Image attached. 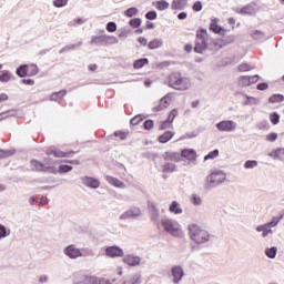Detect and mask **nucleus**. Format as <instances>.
<instances>
[{
    "label": "nucleus",
    "instance_id": "nucleus-46",
    "mask_svg": "<svg viewBox=\"0 0 284 284\" xmlns=\"http://www.w3.org/2000/svg\"><path fill=\"white\" fill-rule=\"evenodd\" d=\"M191 203H192V205H195L196 207H199V205H201L203 203V200L201 199V196H199L196 194H192Z\"/></svg>",
    "mask_w": 284,
    "mask_h": 284
},
{
    "label": "nucleus",
    "instance_id": "nucleus-54",
    "mask_svg": "<svg viewBox=\"0 0 284 284\" xmlns=\"http://www.w3.org/2000/svg\"><path fill=\"white\" fill-rule=\"evenodd\" d=\"M129 24L131 26V28H139V26H141V19L139 18L131 19L129 21Z\"/></svg>",
    "mask_w": 284,
    "mask_h": 284
},
{
    "label": "nucleus",
    "instance_id": "nucleus-13",
    "mask_svg": "<svg viewBox=\"0 0 284 284\" xmlns=\"http://www.w3.org/2000/svg\"><path fill=\"white\" fill-rule=\"evenodd\" d=\"M241 88H247L250 85H254V83H258V75H242L237 81Z\"/></svg>",
    "mask_w": 284,
    "mask_h": 284
},
{
    "label": "nucleus",
    "instance_id": "nucleus-1",
    "mask_svg": "<svg viewBox=\"0 0 284 284\" xmlns=\"http://www.w3.org/2000/svg\"><path fill=\"white\" fill-rule=\"evenodd\" d=\"M189 229V236L193 243H196L197 245H203L204 243H210L212 241V234L207 230H205L203 226L199 224H190L187 226Z\"/></svg>",
    "mask_w": 284,
    "mask_h": 284
},
{
    "label": "nucleus",
    "instance_id": "nucleus-11",
    "mask_svg": "<svg viewBox=\"0 0 284 284\" xmlns=\"http://www.w3.org/2000/svg\"><path fill=\"white\" fill-rule=\"evenodd\" d=\"M80 181L84 187H89L90 190H99L101 187V181L97 178L84 175L80 178Z\"/></svg>",
    "mask_w": 284,
    "mask_h": 284
},
{
    "label": "nucleus",
    "instance_id": "nucleus-37",
    "mask_svg": "<svg viewBox=\"0 0 284 284\" xmlns=\"http://www.w3.org/2000/svg\"><path fill=\"white\" fill-rule=\"evenodd\" d=\"M65 94H67L65 90L55 92V93L51 94L50 100L51 101H61V99H63V97H65Z\"/></svg>",
    "mask_w": 284,
    "mask_h": 284
},
{
    "label": "nucleus",
    "instance_id": "nucleus-25",
    "mask_svg": "<svg viewBox=\"0 0 284 284\" xmlns=\"http://www.w3.org/2000/svg\"><path fill=\"white\" fill-rule=\"evenodd\" d=\"M161 171L165 172L166 174H172V172H176V164L165 162L164 164H162Z\"/></svg>",
    "mask_w": 284,
    "mask_h": 284
},
{
    "label": "nucleus",
    "instance_id": "nucleus-22",
    "mask_svg": "<svg viewBox=\"0 0 284 284\" xmlns=\"http://www.w3.org/2000/svg\"><path fill=\"white\" fill-rule=\"evenodd\" d=\"M187 7V0H173L171 3L172 10H184Z\"/></svg>",
    "mask_w": 284,
    "mask_h": 284
},
{
    "label": "nucleus",
    "instance_id": "nucleus-32",
    "mask_svg": "<svg viewBox=\"0 0 284 284\" xmlns=\"http://www.w3.org/2000/svg\"><path fill=\"white\" fill-rule=\"evenodd\" d=\"M277 252L278 248H276V246L265 248V255L267 256V258H276Z\"/></svg>",
    "mask_w": 284,
    "mask_h": 284
},
{
    "label": "nucleus",
    "instance_id": "nucleus-15",
    "mask_svg": "<svg viewBox=\"0 0 284 284\" xmlns=\"http://www.w3.org/2000/svg\"><path fill=\"white\" fill-rule=\"evenodd\" d=\"M181 156L190 163H195L199 155L196 154V151H194V149H184L181 151Z\"/></svg>",
    "mask_w": 284,
    "mask_h": 284
},
{
    "label": "nucleus",
    "instance_id": "nucleus-38",
    "mask_svg": "<svg viewBox=\"0 0 284 284\" xmlns=\"http://www.w3.org/2000/svg\"><path fill=\"white\" fill-rule=\"evenodd\" d=\"M16 74H18V77H28V64H23L21 67H19L16 71Z\"/></svg>",
    "mask_w": 284,
    "mask_h": 284
},
{
    "label": "nucleus",
    "instance_id": "nucleus-27",
    "mask_svg": "<svg viewBox=\"0 0 284 284\" xmlns=\"http://www.w3.org/2000/svg\"><path fill=\"white\" fill-rule=\"evenodd\" d=\"M9 81H12V73L8 70L0 71V82L9 83Z\"/></svg>",
    "mask_w": 284,
    "mask_h": 284
},
{
    "label": "nucleus",
    "instance_id": "nucleus-57",
    "mask_svg": "<svg viewBox=\"0 0 284 284\" xmlns=\"http://www.w3.org/2000/svg\"><path fill=\"white\" fill-rule=\"evenodd\" d=\"M143 121V115H135L132 120H131V125H139V123Z\"/></svg>",
    "mask_w": 284,
    "mask_h": 284
},
{
    "label": "nucleus",
    "instance_id": "nucleus-23",
    "mask_svg": "<svg viewBox=\"0 0 284 284\" xmlns=\"http://www.w3.org/2000/svg\"><path fill=\"white\" fill-rule=\"evenodd\" d=\"M105 179L108 183H110V185H113L114 187H121V189L125 187V183H123L122 181H120L114 176L106 175Z\"/></svg>",
    "mask_w": 284,
    "mask_h": 284
},
{
    "label": "nucleus",
    "instance_id": "nucleus-2",
    "mask_svg": "<svg viewBox=\"0 0 284 284\" xmlns=\"http://www.w3.org/2000/svg\"><path fill=\"white\" fill-rule=\"evenodd\" d=\"M168 85L179 92H185L192 88V80L175 72L169 75Z\"/></svg>",
    "mask_w": 284,
    "mask_h": 284
},
{
    "label": "nucleus",
    "instance_id": "nucleus-58",
    "mask_svg": "<svg viewBox=\"0 0 284 284\" xmlns=\"http://www.w3.org/2000/svg\"><path fill=\"white\" fill-rule=\"evenodd\" d=\"M145 19H148L149 21H154V19H156V11L146 12Z\"/></svg>",
    "mask_w": 284,
    "mask_h": 284
},
{
    "label": "nucleus",
    "instance_id": "nucleus-7",
    "mask_svg": "<svg viewBox=\"0 0 284 284\" xmlns=\"http://www.w3.org/2000/svg\"><path fill=\"white\" fill-rule=\"evenodd\" d=\"M63 254L67 256V258H70L71 261H77V258H83L85 254L83 253V248H80L77 246V244H70L67 247L63 248Z\"/></svg>",
    "mask_w": 284,
    "mask_h": 284
},
{
    "label": "nucleus",
    "instance_id": "nucleus-4",
    "mask_svg": "<svg viewBox=\"0 0 284 284\" xmlns=\"http://www.w3.org/2000/svg\"><path fill=\"white\" fill-rule=\"evenodd\" d=\"M227 181V175L223 171H214L210 175L206 176L205 187L206 190H212L214 187H219L222 183Z\"/></svg>",
    "mask_w": 284,
    "mask_h": 284
},
{
    "label": "nucleus",
    "instance_id": "nucleus-5",
    "mask_svg": "<svg viewBox=\"0 0 284 284\" xmlns=\"http://www.w3.org/2000/svg\"><path fill=\"white\" fill-rule=\"evenodd\" d=\"M207 43H210V37L207 36V30L202 29L197 31V40L195 43V52L197 54H203L207 50Z\"/></svg>",
    "mask_w": 284,
    "mask_h": 284
},
{
    "label": "nucleus",
    "instance_id": "nucleus-36",
    "mask_svg": "<svg viewBox=\"0 0 284 284\" xmlns=\"http://www.w3.org/2000/svg\"><path fill=\"white\" fill-rule=\"evenodd\" d=\"M284 95L283 94H273L268 99V103H283Z\"/></svg>",
    "mask_w": 284,
    "mask_h": 284
},
{
    "label": "nucleus",
    "instance_id": "nucleus-33",
    "mask_svg": "<svg viewBox=\"0 0 284 284\" xmlns=\"http://www.w3.org/2000/svg\"><path fill=\"white\" fill-rule=\"evenodd\" d=\"M251 37L255 41H265V33L263 31L255 30L251 33Z\"/></svg>",
    "mask_w": 284,
    "mask_h": 284
},
{
    "label": "nucleus",
    "instance_id": "nucleus-41",
    "mask_svg": "<svg viewBox=\"0 0 284 284\" xmlns=\"http://www.w3.org/2000/svg\"><path fill=\"white\" fill-rule=\"evenodd\" d=\"M281 221H283V215H281L280 217H273L271 222H267L265 224L270 230H272V227H276V225H278Z\"/></svg>",
    "mask_w": 284,
    "mask_h": 284
},
{
    "label": "nucleus",
    "instance_id": "nucleus-21",
    "mask_svg": "<svg viewBox=\"0 0 284 284\" xmlns=\"http://www.w3.org/2000/svg\"><path fill=\"white\" fill-rule=\"evenodd\" d=\"M164 160L173 161L174 163H180L181 154H179L176 152H166V153H164Z\"/></svg>",
    "mask_w": 284,
    "mask_h": 284
},
{
    "label": "nucleus",
    "instance_id": "nucleus-60",
    "mask_svg": "<svg viewBox=\"0 0 284 284\" xmlns=\"http://www.w3.org/2000/svg\"><path fill=\"white\" fill-rule=\"evenodd\" d=\"M59 170H60V172L68 173V172H72V166H70V165H60Z\"/></svg>",
    "mask_w": 284,
    "mask_h": 284
},
{
    "label": "nucleus",
    "instance_id": "nucleus-6",
    "mask_svg": "<svg viewBox=\"0 0 284 284\" xmlns=\"http://www.w3.org/2000/svg\"><path fill=\"white\" fill-rule=\"evenodd\" d=\"M215 128L219 132L232 134L239 130V124L234 120H222L215 124Z\"/></svg>",
    "mask_w": 284,
    "mask_h": 284
},
{
    "label": "nucleus",
    "instance_id": "nucleus-17",
    "mask_svg": "<svg viewBox=\"0 0 284 284\" xmlns=\"http://www.w3.org/2000/svg\"><path fill=\"white\" fill-rule=\"evenodd\" d=\"M170 103H172V95L166 94L165 97H163L160 100V104L158 106L153 108V111L154 112H161L162 110H165L168 108V105H170Z\"/></svg>",
    "mask_w": 284,
    "mask_h": 284
},
{
    "label": "nucleus",
    "instance_id": "nucleus-9",
    "mask_svg": "<svg viewBox=\"0 0 284 284\" xmlns=\"http://www.w3.org/2000/svg\"><path fill=\"white\" fill-rule=\"evenodd\" d=\"M104 254L108 258H123L125 256V252L118 245L106 246L104 248Z\"/></svg>",
    "mask_w": 284,
    "mask_h": 284
},
{
    "label": "nucleus",
    "instance_id": "nucleus-10",
    "mask_svg": "<svg viewBox=\"0 0 284 284\" xmlns=\"http://www.w3.org/2000/svg\"><path fill=\"white\" fill-rule=\"evenodd\" d=\"M143 216V211L140 207L133 206L126 210L121 216L120 221H128L130 219H141Z\"/></svg>",
    "mask_w": 284,
    "mask_h": 284
},
{
    "label": "nucleus",
    "instance_id": "nucleus-34",
    "mask_svg": "<svg viewBox=\"0 0 284 284\" xmlns=\"http://www.w3.org/2000/svg\"><path fill=\"white\" fill-rule=\"evenodd\" d=\"M10 234H11L10 229L3 226V224H0V241H3V239H8Z\"/></svg>",
    "mask_w": 284,
    "mask_h": 284
},
{
    "label": "nucleus",
    "instance_id": "nucleus-52",
    "mask_svg": "<svg viewBox=\"0 0 284 284\" xmlns=\"http://www.w3.org/2000/svg\"><path fill=\"white\" fill-rule=\"evenodd\" d=\"M219 156V150L211 151L209 154L204 156V161H210L211 159H216Z\"/></svg>",
    "mask_w": 284,
    "mask_h": 284
},
{
    "label": "nucleus",
    "instance_id": "nucleus-26",
    "mask_svg": "<svg viewBox=\"0 0 284 284\" xmlns=\"http://www.w3.org/2000/svg\"><path fill=\"white\" fill-rule=\"evenodd\" d=\"M47 154H48V156H52V154H53V156H55L57 159H63V156H68L67 153L57 151V149H54V148H49L47 151Z\"/></svg>",
    "mask_w": 284,
    "mask_h": 284
},
{
    "label": "nucleus",
    "instance_id": "nucleus-28",
    "mask_svg": "<svg viewBox=\"0 0 284 284\" xmlns=\"http://www.w3.org/2000/svg\"><path fill=\"white\" fill-rule=\"evenodd\" d=\"M245 99L243 105H258V103H261V100L255 97L245 95Z\"/></svg>",
    "mask_w": 284,
    "mask_h": 284
},
{
    "label": "nucleus",
    "instance_id": "nucleus-61",
    "mask_svg": "<svg viewBox=\"0 0 284 284\" xmlns=\"http://www.w3.org/2000/svg\"><path fill=\"white\" fill-rule=\"evenodd\" d=\"M152 128H154V122L152 120H146L144 122V129L145 130H152Z\"/></svg>",
    "mask_w": 284,
    "mask_h": 284
},
{
    "label": "nucleus",
    "instance_id": "nucleus-63",
    "mask_svg": "<svg viewBox=\"0 0 284 284\" xmlns=\"http://www.w3.org/2000/svg\"><path fill=\"white\" fill-rule=\"evenodd\" d=\"M193 10H194L195 12H201V10H203V4H202L201 2H195V3L193 4Z\"/></svg>",
    "mask_w": 284,
    "mask_h": 284
},
{
    "label": "nucleus",
    "instance_id": "nucleus-40",
    "mask_svg": "<svg viewBox=\"0 0 284 284\" xmlns=\"http://www.w3.org/2000/svg\"><path fill=\"white\" fill-rule=\"evenodd\" d=\"M245 170H254V168H258V161L256 160H247L244 163Z\"/></svg>",
    "mask_w": 284,
    "mask_h": 284
},
{
    "label": "nucleus",
    "instance_id": "nucleus-16",
    "mask_svg": "<svg viewBox=\"0 0 284 284\" xmlns=\"http://www.w3.org/2000/svg\"><path fill=\"white\" fill-rule=\"evenodd\" d=\"M148 209L151 214V221H154V223H159V219L161 217V211H159L156 204L149 202Z\"/></svg>",
    "mask_w": 284,
    "mask_h": 284
},
{
    "label": "nucleus",
    "instance_id": "nucleus-44",
    "mask_svg": "<svg viewBox=\"0 0 284 284\" xmlns=\"http://www.w3.org/2000/svg\"><path fill=\"white\" fill-rule=\"evenodd\" d=\"M240 13L241 14H255L256 9H254V7H252V6H247V7H244L243 9H241Z\"/></svg>",
    "mask_w": 284,
    "mask_h": 284
},
{
    "label": "nucleus",
    "instance_id": "nucleus-8",
    "mask_svg": "<svg viewBox=\"0 0 284 284\" xmlns=\"http://www.w3.org/2000/svg\"><path fill=\"white\" fill-rule=\"evenodd\" d=\"M185 277V268L181 265H174L171 268V281L173 284H179Z\"/></svg>",
    "mask_w": 284,
    "mask_h": 284
},
{
    "label": "nucleus",
    "instance_id": "nucleus-30",
    "mask_svg": "<svg viewBox=\"0 0 284 284\" xmlns=\"http://www.w3.org/2000/svg\"><path fill=\"white\" fill-rule=\"evenodd\" d=\"M27 74L28 77H37V74H39V68L37 67V64H28Z\"/></svg>",
    "mask_w": 284,
    "mask_h": 284
},
{
    "label": "nucleus",
    "instance_id": "nucleus-20",
    "mask_svg": "<svg viewBox=\"0 0 284 284\" xmlns=\"http://www.w3.org/2000/svg\"><path fill=\"white\" fill-rule=\"evenodd\" d=\"M153 8L156 10H160V12H163V10H168L170 8V2L166 0H158L152 2Z\"/></svg>",
    "mask_w": 284,
    "mask_h": 284
},
{
    "label": "nucleus",
    "instance_id": "nucleus-62",
    "mask_svg": "<svg viewBox=\"0 0 284 284\" xmlns=\"http://www.w3.org/2000/svg\"><path fill=\"white\" fill-rule=\"evenodd\" d=\"M83 23H85V20L82 18H77L71 22L72 26H81Z\"/></svg>",
    "mask_w": 284,
    "mask_h": 284
},
{
    "label": "nucleus",
    "instance_id": "nucleus-50",
    "mask_svg": "<svg viewBox=\"0 0 284 284\" xmlns=\"http://www.w3.org/2000/svg\"><path fill=\"white\" fill-rule=\"evenodd\" d=\"M68 1L70 0H53L54 8H65L68 6Z\"/></svg>",
    "mask_w": 284,
    "mask_h": 284
},
{
    "label": "nucleus",
    "instance_id": "nucleus-19",
    "mask_svg": "<svg viewBox=\"0 0 284 284\" xmlns=\"http://www.w3.org/2000/svg\"><path fill=\"white\" fill-rule=\"evenodd\" d=\"M169 212L175 215L183 214V209L181 207V203H179L178 201L171 202V204L169 205Z\"/></svg>",
    "mask_w": 284,
    "mask_h": 284
},
{
    "label": "nucleus",
    "instance_id": "nucleus-56",
    "mask_svg": "<svg viewBox=\"0 0 284 284\" xmlns=\"http://www.w3.org/2000/svg\"><path fill=\"white\" fill-rule=\"evenodd\" d=\"M278 139V134L273 132L266 135V141H270L271 143H274Z\"/></svg>",
    "mask_w": 284,
    "mask_h": 284
},
{
    "label": "nucleus",
    "instance_id": "nucleus-14",
    "mask_svg": "<svg viewBox=\"0 0 284 284\" xmlns=\"http://www.w3.org/2000/svg\"><path fill=\"white\" fill-rule=\"evenodd\" d=\"M210 30L212 32H214L215 34H220V37H225V33L227 32V30H225V28L219 26L217 18L211 20Z\"/></svg>",
    "mask_w": 284,
    "mask_h": 284
},
{
    "label": "nucleus",
    "instance_id": "nucleus-49",
    "mask_svg": "<svg viewBox=\"0 0 284 284\" xmlns=\"http://www.w3.org/2000/svg\"><path fill=\"white\" fill-rule=\"evenodd\" d=\"M138 13H139V9H136V8H134V7L129 8V9L124 12L125 17H129V18H132V17L136 16Z\"/></svg>",
    "mask_w": 284,
    "mask_h": 284
},
{
    "label": "nucleus",
    "instance_id": "nucleus-47",
    "mask_svg": "<svg viewBox=\"0 0 284 284\" xmlns=\"http://www.w3.org/2000/svg\"><path fill=\"white\" fill-rule=\"evenodd\" d=\"M148 64V59L143 58L140 60H136L133 64L135 70H141V68H143V65Z\"/></svg>",
    "mask_w": 284,
    "mask_h": 284
},
{
    "label": "nucleus",
    "instance_id": "nucleus-35",
    "mask_svg": "<svg viewBox=\"0 0 284 284\" xmlns=\"http://www.w3.org/2000/svg\"><path fill=\"white\" fill-rule=\"evenodd\" d=\"M31 166H32V170H38L40 172L43 170H48V166H45L43 163L37 160L31 161Z\"/></svg>",
    "mask_w": 284,
    "mask_h": 284
},
{
    "label": "nucleus",
    "instance_id": "nucleus-48",
    "mask_svg": "<svg viewBox=\"0 0 284 284\" xmlns=\"http://www.w3.org/2000/svg\"><path fill=\"white\" fill-rule=\"evenodd\" d=\"M9 116H17V111L11 110L0 113V121H3V119H8Z\"/></svg>",
    "mask_w": 284,
    "mask_h": 284
},
{
    "label": "nucleus",
    "instance_id": "nucleus-18",
    "mask_svg": "<svg viewBox=\"0 0 284 284\" xmlns=\"http://www.w3.org/2000/svg\"><path fill=\"white\" fill-rule=\"evenodd\" d=\"M268 156L274 161H283L284 159V148H278L268 153Z\"/></svg>",
    "mask_w": 284,
    "mask_h": 284
},
{
    "label": "nucleus",
    "instance_id": "nucleus-29",
    "mask_svg": "<svg viewBox=\"0 0 284 284\" xmlns=\"http://www.w3.org/2000/svg\"><path fill=\"white\" fill-rule=\"evenodd\" d=\"M174 136V132L166 131L164 134L159 136L160 143H168V141H172V138Z\"/></svg>",
    "mask_w": 284,
    "mask_h": 284
},
{
    "label": "nucleus",
    "instance_id": "nucleus-3",
    "mask_svg": "<svg viewBox=\"0 0 284 284\" xmlns=\"http://www.w3.org/2000/svg\"><path fill=\"white\" fill-rule=\"evenodd\" d=\"M161 225L168 234L175 239H183V236H185V232L183 231L181 223L174 219L164 217L161 220Z\"/></svg>",
    "mask_w": 284,
    "mask_h": 284
},
{
    "label": "nucleus",
    "instance_id": "nucleus-24",
    "mask_svg": "<svg viewBox=\"0 0 284 284\" xmlns=\"http://www.w3.org/2000/svg\"><path fill=\"white\" fill-rule=\"evenodd\" d=\"M256 232H262V237L266 239V236H270V234L273 233L272 229L267 227L266 224L257 225Z\"/></svg>",
    "mask_w": 284,
    "mask_h": 284
},
{
    "label": "nucleus",
    "instance_id": "nucleus-55",
    "mask_svg": "<svg viewBox=\"0 0 284 284\" xmlns=\"http://www.w3.org/2000/svg\"><path fill=\"white\" fill-rule=\"evenodd\" d=\"M114 134L115 136L121 139V141H125V139H128V132L125 131H116Z\"/></svg>",
    "mask_w": 284,
    "mask_h": 284
},
{
    "label": "nucleus",
    "instance_id": "nucleus-53",
    "mask_svg": "<svg viewBox=\"0 0 284 284\" xmlns=\"http://www.w3.org/2000/svg\"><path fill=\"white\" fill-rule=\"evenodd\" d=\"M195 136H199V133H196V131H193V132H190V133H185L180 139H181V141H183L185 139H194Z\"/></svg>",
    "mask_w": 284,
    "mask_h": 284
},
{
    "label": "nucleus",
    "instance_id": "nucleus-42",
    "mask_svg": "<svg viewBox=\"0 0 284 284\" xmlns=\"http://www.w3.org/2000/svg\"><path fill=\"white\" fill-rule=\"evenodd\" d=\"M254 65H252V64H250V63H246V62H244V63H241L240 65H239V70H240V72H250V70H254Z\"/></svg>",
    "mask_w": 284,
    "mask_h": 284
},
{
    "label": "nucleus",
    "instance_id": "nucleus-51",
    "mask_svg": "<svg viewBox=\"0 0 284 284\" xmlns=\"http://www.w3.org/2000/svg\"><path fill=\"white\" fill-rule=\"evenodd\" d=\"M176 114H179V111H176V109H173L170 113H169V118L166 120V123H173L174 119H176Z\"/></svg>",
    "mask_w": 284,
    "mask_h": 284
},
{
    "label": "nucleus",
    "instance_id": "nucleus-59",
    "mask_svg": "<svg viewBox=\"0 0 284 284\" xmlns=\"http://www.w3.org/2000/svg\"><path fill=\"white\" fill-rule=\"evenodd\" d=\"M106 30H108V32H116V23H114V22H109V23L106 24Z\"/></svg>",
    "mask_w": 284,
    "mask_h": 284
},
{
    "label": "nucleus",
    "instance_id": "nucleus-12",
    "mask_svg": "<svg viewBox=\"0 0 284 284\" xmlns=\"http://www.w3.org/2000/svg\"><path fill=\"white\" fill-rule=\"evenodd\" d=\"M122 263L129 267H139L141 265V257L135 254H126L122 256Z\"/></svg>",
    "mask_w": 284,
    "mask_h": 284
},
{
    "label": "nucleus",
    "instance_id": "nucleus-43",
    "mask_svg": "<svg viewBox=\"0 0 284 284\" xmlns=\"http://www.w3.org/2000/svg\"><path fill=\"white\" fill-rule=\"evenodd\" d=\"M91 43H94L95 45L103 43L105 45V36L92 37Z\"/></svg>",
    "mask_w": 284,
    "mask_h": 284
},
{
    "label": "nucleus",
    "instance_id": "nucleus-31",
    "mask_svg": "<svg viewBox=\"0 0 284 284\" xmlns=\"http://www.w3.org/2000/svg\"><path fill=\"white\" fill-rule=\"evenodd\" d=\"M119 38L114 36H104V45H116Z\"/></svg>",
    "mask_w": 284,
    "mask_h": 284
},
{
    "label": "nucleus",
    "instance_id": "nucleus-45",
    "mask_svg": "<svg viewBox=\"0 0 284 284\" xmlns=\"http://www.w3.org/2000/svg\"><path fill=\"white\" fill-rule=\"evenodd\" d=\"M270 121L273 125H278V122L281 121V115L276 112H273L270 114Z\"/></svg>",
    "mask_w": 284,
    "mask_h": 284
},
{
    "label": "nucleus",
    "instance_id": "nucleus-39",
    "mask_svg": "<svg viewBox=\"0 0 284 284\" xmlns=\"http://www.w3.org/2000/svg\"><path fill=\"white\" fill-rule=\"evenodd\" d=\"M163 45V40L155 39L151 42H149V49L150 50H156Z\"/></svg>",
    "mask_w": 284,
    "mask_h": 284
},
{
    "label": "nucleus",
    "instance_id": "nucleus-64",
    "mask_svg": "<svg viewBox=\"0 0 284 284\" xmlns=\"http://www.w3.org/2000/svg\"><path fill=\"white\" fill-rule=\"evenodd\" d=\"M50 281V276L48 275H40L39 283H48Z\"/></svg>",
    "mask_w": 284,
    "mask_h": 284
}]
</instances>
